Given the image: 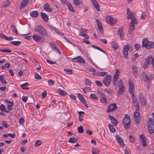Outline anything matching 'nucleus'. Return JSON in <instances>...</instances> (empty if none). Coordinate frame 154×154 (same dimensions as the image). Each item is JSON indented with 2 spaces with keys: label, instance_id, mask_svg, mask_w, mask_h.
I'll return each mask as SVG.
<instances>
[{
  "label": "nucleus",
  "instance_id": "5fc2aeb1",
  "mask_svg": "<svg viewBox=\"0 0 154 154\" xmlns=\"http://www.w3.org/2000/svg\"><path fill=\"white\" fill-rule=\"evenodd\" d=\"M79 59L78 62H80V63H85V60L80 56L79 57Z\"/></svg>",
  "mask_w": 154,
  "mask_h": 154
},
{
  "label": "nucleus",
  "instance_id": "6e6d98bb",
  "mask_svg": "<svg viewBox=\"0 0 154 154\" xmlns=\"http://www.w3.org/2000/svg\"><path fill=\"white\" fill-rule=\"evenodd\" d=\"M140 47L141 45L137 43L134 45V48L137 50H138Z\"/></svg>",
  "mask_w": 154,
  "mask_h": 154
},
{
  "label": "nucleus",
  "instance_id": "a878e982",
  "mask_svg": "<svg viewBox=\"0 0 154 154\" xmlns=\"http://www.w3.org/2000/svg\"><path fill=\"white\" fill-rule=\"evenodd\" d=\"M128 15L127 17V18L128 19H131V21H132V19H134L135 20H136V18L134 16V14L133 13L131 12L129 14L127 15Z\"/></svg>",
  "mask_w": 154,
  "mask_h": 154
},
{
  "label": "nucleus",
  "instance_id": "58836bf2",
  "mask_svg": "<svg viewBox=\"0 0 154 154\" xmlns=\"http://www.w3.org/2000/svg\"><path fill=\"white\" fill-rule=\"evenodd\" d=\"M42 143L41 141L39 140H37L35 142V146L36 147H37L41 145Z\"/></svg>",
  "mask_w": 154,
  "mask_h": 154
},
{
  "label": "nucleus",
  "instance_id": "2f4dec72",
  "mask_svg": "<svg viewBox=\"0 0 154 154\" xmlns=\"http://www.w3.org/2000/svg\"><path fill=\"white\" fill-rule=\"evenodd\" d=\"M86 32V30L85 29L82 28L80 31L79 35L83 36L85 34Z\"/></svg>",
  "mask_w": 154,
  "mask_h": 154
},
{
  "label": "nucleus",
  "instance_id": "49530a36",
  "mask_svg": "<svg viewBox=\"0 0 154 154\" xmlns=\"http://www.w3.org/2000/svg\"><path fill=\"white\" fill-rule=\"evenodd\" d=\"M64 70L65 71L67 72V73L69 74H72V70L70 69L64 68Z\"/></svg>",
  "mask_w": 154,
  "mask_h": 154
},
{
  "label": "nucleus",
  "instance_id": "f704fd0d",
  "mask_svg": "<svg viewBox=\"0 0 154 154\" xmlns=\"http://www.w3.org/2000/svg\"><path fill=\"white\" fill-rule=\"evenodd\" d=\"M13 106V103L11 101L8 102L7 105V109L9 110L12 109V106Z\"/></svg>",
  "mask_w": 154,
  "mask_h": 154
},
{
  "label": "nucleus",
  "instance_id": "13d9d810",
  "mask_svg": "<svg viewBox=\"0 0 154 154\" xmlns=\"http://www.w3.org/2000/svg\"><path fill=\"white\" fill-rule=\"evenodd\" d=\"M0 110L2 111H4L5 110V106L4 105L2 104L0 106Z\"/></svg>",
  "mask_w": 154,
  "mask_h": 154
},
{
  "label": "nucleus",
  "instance_id": "ea45409f",
  "mask_svg": "<svg viewBox=\"0 0 154 154\" xmlns=\"http://www.w3.org/2000/svg\"><path fill=\"white\" fill-rule=\"evenodd\" d=\"M67 6H68V9L69 11H71L72 12H74L75 11L73 9V7L70 3H69L67 5Z\"/></svg>",
  "mask_w": 154,
  "mask_h": 154
},
{
  "label": "nucleus",
  "instance_id": "8fccbe9b",
  "mask_svg": "<svg viewBox=\"0 0 154 154\" xmlns=\"http://www.w3.org/2000/svg\"><path fill=\"white\" fill-rule=\"evenodd\" d=\"M85 83L86 85L91 86V82L88 79H86L85 80Z\"/></svg>",
  "mask_w": 154,
  "mask_h": 154
},
{
  "label": "nucleus",
  "instance_id": "bb28decb",
  "mask_svg": "<svg viewBox=\"0 0 154 154\" xmlns=\"http://www.w3.org/2000/svg\"><path fill=\"white\" fill-rule=\"evenodd\" d=\"M134 86L133 83L132 82L129 83V92H132L134 91Z\"/></svg>",
  "mask_w": 154,
  "mask_h": 154
},
{
  "label": "nucleus",
  "instance_id": "2eb2a0df",
  "mask_svg": "<svg viewBox=\"0 0 154 154\" xmlns=\"http://www.w3.org/2000/svg\"><path fill=\"white\" fill-rule=\"evenodd\" d=\"M140 140L141 144L143 147H146L147 145L146 139L143 135H141L140 136Z\"/></svg>",
  "mask_w": 154,
  "mask_h": 154
},
{
  "label": "nucleus",
  "instance_id": "0eeeda50",
  "mask_svg": "<svg viewBox=\"0 0 154 154\" xmlns=\"http://www.w3.org/2000/svg\"><path fill=\"white\" fill-rule=\"evenodd\" d=\"M137 20L134 19H132L131 22V25L129 26V30H128L129 33L130 34H132V32L135 29V24H137Z\"/></svg>",
  "mask_w": 154,
  "mask_h": 154
},
{
  "label": "nucleus",
  "instance_id": "dca6fc26",
  "mask_svg": "<svg viewBox=\"0 0 154 154\" xmlns=\"http://www.w3.org/2000/svg\"><path fill=\"white\" fill-rule=\"evenodd\" d=\"M133 102V105L134 106L136 110L137 111H139L140 109V106L138 104V102L137 99H134L132 100Z\"/></svg>",
  "mask_w": 154,
  "mask_h": 154
},
{
  "label": "nucleus",
  "instance_id": "9b49d317",
  "mask_svg": "<svg viewBox=\"0 0 154 154\" xmlns=\"http://www.w3.org/2000/svg\"><path fill=\"white\" fill-rule=\"evenodd\" d=\"M139 97L140 101L141 102L142 105L143 106H145L146 103V97L142 94L141 93L139 94Z\"/></svg>",
  "mask_w": 154,
  "mask_h": 154
},
{
  "label": "nucleus",
  "instance_id": "bf43d9fd",
  "mask_svg": "<svg viewBox=\"0 0 154 154\" xmlns=\"http://www.w3.org/2000/svg\"><path fill=\"white\" fill-rule=\"evenodd\" d=\"M0 51L1 52H7V53H10L11 52V50L9 49L0 50Z\"/></svg>",
  "mask_w": 154,
  "mask_h": 154
},
{
  "label": "nucleus",
  "instance_id": "0e129e2a",
  "mask_svg": "<svg viewBox=\"0 0 154 154\" xmlns=\"http://www.w3.org/2000/svg\"><path fill=\"white\" fill-rule=\"evenodd\" d=\"M28 97L27 96H23L22 98V100L23 101L26 103V101L28 99Z\"/></svg>",
  "mask_w": 154,
  "mask_h": 154
},
{
  "label": "nucleus",
  "instance_id": "e2e57ef3",
  "mask_svg": "<svg viewBox=\"0 0 154 154\" xmlns=\"http://www.w3.org/2000/svg\"><path fill=\"white\" fill-rule=\"evenodd\" d=\"M96 84L98 86H101L103 85V84L100 82L98 81H95Z\"/></svg>",
  "mask_w": 154,
  "mask_h": 154
},
{
  "label": "nucleus",
  "instance_id": "c756f323",
  "mask_svg": "<svg viewBox=\"0 0 154 154\" xmlns=\"http://www.w3.org/2000/svg\"><path fill=\"white\" fill-rule=\"evenodd\" d=\"M58 92L59 93V94L61 96H64L66 95L67 94V93L65 92L64 90L60 89H58Z\"/></svg>",
  "mask_w": 154,
  "mask_h": 154
},
{
  "label": "nucleus",
  "instance_id": "7c9ffc66",
  "mask_svg": "<svg viewBox=\"0 0 154 154\" xmlns=\"http://www.w3.org/2000/svg\"><path fill=\"white\" fill-rule=\"evenodd\" d=\"M125 91L124 87L123 88H120L118 90V94L119 95H122Z\"/></svg>",
  "mask_w": 154,
  "mask_h": 154
},
{
  "label": "nucleus",
  "instance_id": "79ce46f5",
  "mask_svg": "<svg viewBox=\"0 0 154 154\" xmlns=\"http://www.w3.org/2000/svg\"><path fill=\"white\" fill-rule=\"evenodd\" d=\"M148 46L147 49H149L151 48H154V42H150Z\"/></svg>",
  "mask_w": 154,
  "mask_h": 154
},
{
  "label": "nucleus",
  "instance_id": "72a5a7b5",
  "mask_svg": "<svg viewBox=\"0 0 154 154\" xmlns=\"http://www.w3.org/2000/svg\"><path fill=\"white\" fill-rule=\"evenodd\" d=\"M110 131L112 133H114L116 129L114 128L113 126V125L110 124H109L108 126Z\"/></svg>",
  "mask_w": 154,
  "mask_h": 154
},
{
  "label": "nucleus",
  "instance_id": "aec40b11",
  "mask_svg": "<svg viewBox=\"0 0 154 154\" xmlns=\"http://www.w3.org/2000/svg\"><path fill=\"white\" fill-rule=\"evenodd\" d=\"M142 79L144 81L149 80V78L145 72H143L141 75Z\"/></svg>",
  "mask_w": 154,
  "mask_h": 154
},
{
  "label": "nucleus",
  "instance_id": "864d4df0",
  "mask_svg": "<svg viewBox=\"0 0 154 154\" xmlns=\"http://www.w3.org/2000/svg\"><path fill=\"white\" fill-rule=\"evenodd\" d=\"M129 139L130 141L131 142L133 143H134V141H135L134 138L132 135H130L129 137Z\"/></svg>",
  "mask_w": 154,
  "mask_h": 154
},
{
  "label": "nucleus",
  "instance_id": "a19ab883",
  "mask_svg": "<svg viewBox=\"0 0 154 154\" xmlns=\"http://www.w3.org/2000/svg\"><path fill=\"white\" fill-rule=\"evenodd\" d=\"M92 153L93 154H99L100 150L96 148H93L92 149Z\"/></svg>",
  "mask_w": 154,
  "mask_h": 154
},
{
  "label": "nucleus",
  "instance_id": "4be33fe9",
  "mask_svg": "<svg viewBox=\"0 0 154 154\" xmlns=\"http://www.w3.org/2000/svg\"><path fill=\"white\" fill-rule=\"evenodd\" d=\"M41 17L43 20L45 22L48 21V18L47 15L44 13L41 12Z\"/></svg>",
  "mask_w": 154,
  "mask_h": 154
},
{
  "label": "nucleus",
  "instance_id": "e433bc0d",
  "mask_svg": "<svg viewBox=\"0 0 154 154\" xmlns=\"http://www.w3.org/2000/svg\"><path fill=\"white\" fill-rule=\"evenodd\" d=\"M93 5L94 8L98 11H100V6L99 4L97 2H96V3H95L93 4Z\"/></svg>",
  "mask_w": 154,
  "mask_h": 154
},
{
  "label": "nucleus",
  "instance_id": "a211bd4d",
  "mask_svg": "<svg viewBox=\"0 0 154 154\" xmlns=\"http://www.w3.org/2000/svg\"><path fill=\"white\" fill-rule=\"evenodd\" d=\"M109 119L111 121V123L113 124L115 126L117 125L118 123L117 120L113 117L110 115L108 116Z\"/></svg>",
  "mask_w": 154,
  "mask_h": 154
},
{
  "label": "nucleus",
  "instance_id": "a18cd8bd",
  "mask_svg": "<svg viewBox=\"0 0 154 154\" xmlns=\"http://www.w3.org/2000/svg\"><path fill=\"white\" fill-rule=\"evenodd\" d=\"M10 3L8 0H7L5 2L4 5H2V7L4 8L10 5Z\"/></svg>",
  "mask_w": 154,
  "mask_h": 154
},
{
  "label": "nucleus",
  "instance_id": "f8f14e48",
  "mask_svg": "<svg viewBox=\"0 0 154 154\" xmlns=\"http://www.w3.org/2000/svg\"><path fill=\"white\" fill-rule=\"evenodd\" d=\"M116 139L117 142L120 144L122 147H124V144L122 138L119 135L116 136Z\"/></svg>",
  "mask_w": 154,
  "mask_h": 154
},
{
  "label": "nucleus",
  "instance_id": "37998d69",
  "mask_svg": "<svg viewBox=\"0 0 154 154\" xmlns=\"http://www.w3.org/2000/svg\"><path fill=\"white\" fill-rule=\"evenodd\" d=\"M78 131L79 133H82L84 131L83 128L82 126H80L78 127Z\"/></svg>",
  "mask_w": 154,
  "mask_h": 154
},
{
  "label": "nucleus",
  "instance_id": "4d7b16f0",
  "mask_svg": "<svg viewBox=\"0 0 154 154\" xmlns=\"http://www.w3.org/2000/svg\"><path fill=\"white\" fill-rule=\"evenodd\" d=\"M105 91L109 94H111L112 93V90L110 88H106L105 89Z\"/></svg>",
  "mask_w": 154,
  "mask_h": 154
},
{
  "label": "nucleus",
  "instance_id": "3c124183",
  "mask_svg": "<svg viewBox=\"0 0 154 154\" xmlns=\"http://www.w3.org/2000/svg\"><path fill=\"white\" fill-rule=\"evenodd\" d=\"M98 28L101 34L102 35L103 34L104 32L103 28L102 27V26H98Z\"/></svg>",
  "mask_w": 154,
  "mask_h": 154
},
{
  "label": "nucleus",
  "instance_id": "39448f33",
  "mask_svg": "<svg viewBox=\"0 0 154 154\" xmlns=\"http://www.w3.org/2000/svg\"><path fill=\"white\" fill-rule=\"evenodd\" d=\"M111 81V76L110 75H107L104 78L103 80V82L106 86L108 87L110 85Z\"/></svg>",
  "mask_w": 154,
  "mask_h": 154
},
{
  "label": "nucleus",
  "instance_id": "680f3d73",
  "mask_svg": "<svg viewBox=\"0 0 154 154\" xmlns=\"http://www.w3.org/2000/svg\"><path fill=\"white\" fill-rule=\"evenodd\" d=\"M35 78L38 80H39L42 79V77L39 75L38 73H36L35 75Z\"/></svg>",
  "mask_w": 154,
  "mask_h": 154
},
{
  "label": "nucleus",
  "instance_id": "b1692460",
  "mask_svg": "<svg viewBox=\"0 0 154 154\" xmlns=\"http://www.w3.org/2000/svg\"><path fill=\"white\" fill-rule=\"evenodd\" d=\"M78 113L79 114V120L80 122H82L83 120V118L84 116L85 113L83 111H79L78 112Z\"/></svg>",
  "mask_w": 154,
  "mask_h": 154
},
{
  "label": "nucleus",
  "instance_id": "603ef678",
  "mask_svg": "<svg viewBox=\"0 0 154 154\" xmlns=\"http://www.w3.org/2000/svg\"><path fill=\"white\" fill-rule=\"evenodd\" d=\"M125 154H131L130 149L127 147L125 150Z\"/></svg>",
  "mask_w": 154,
  "mask_h": 154
},
{
  "label": "nucleus",
  "instance_id": "423d86ee",
  "mask_svg": "<svg viewBox=\"0 0 154 154\" xmlns=\"http://www.w3.org/2000/svg\"><path fill=\"white\" fill-rule=\"evenodd\" d=\"M134 120L135 123L139 124L140 122V117L139 111H136L133 114Z\"/></svg>",
  "mask_w": 154,
  "mask_h": 154
},
{
  "label": "nucleus",
  "instance_id": "cd10ccee",
  "mask_svg": "<svg viewBox=\"0 0 154 154\" xmlns=\"http://www.w3.org/2000/svg\"><path fill=\"white\" fill-rule=\"evenodd\" d=\"M132 69L133 74L134 75H136L137 73V70L134 65H132Z\"/></svg>",
  "mask_w": 154,
  "mask_h": 154
},
{
  "label": "nucleus",
  "instance_id": "20e7f679",
  "mask_svg": "<svg viewBox=\"0 0 154 154\" xmlns=\"http://www.w3.org/2000/svg\"><path fill=\"white\" fill-rule=\"evenodd\" d=\"M133 47L131 46H129L126 45H125L124 48L123 50L122 51V52L123 55L124 56L125 58L127 59V55L128 54V52L129 50L131 51L133 50Z\"/></svg>",
  "mask_w": 154,
  "mask_h": 154
},
{
  "label": "nucleus",
  "instance_id": "6ab92c4d",
  "mask_svg": "<svg viewBox=\"0 0 154 154\" xmlns=\"http://www.w3.org/2000/svg\"><path fill=\"white\" fill-rule=\"evenodd\" d=\"M50 7L49 4L47 3L44 5L43 8L44 10L46 11L51 12L52 11V9L50 8Z\"/></svg>",
  "mask_w": 154,
  "mask_h": 154
},
{
  "label": "nucleus",
  "instance_id": "c03bdc74",
  "mask_svg": "<svg viewBox=\"0 0 154 154\" xmlns=\"http://www.w3.org/2000/svg\"><path fill=\"white\" fill-rule=\"evenodd\" d=\"M100 101L102 103H106L107 102V100L106 98L103 97H102L100 98Z\"/></svg>",
  "mask_w": 154,
  "mask_h": 154
},
{
  "label": "nucleus",
  "instance_id": "de8ad7c7",
  "mask_svg": "<svg viewBox=\"0 0 154 154\" xmlns=\"http://www.w3.org/2000/svg\"><path fill=\"white\" fill-rule=\"evenodd\" d=\"M74 2L75 5H79L81 4V2L80 0H74Z\"/></svg>",
  "mask_w": 154,
  "mask_h": 154
},
{
  "label": "nucleus",
  "instance_id": "f3484780",
  "mask_svg": "<svg viewBox=\"0 0 154 154\" xmlns=\"http://www.w3.org/2000/svg\"><path fill=\"white\" fill-rule=\"evenodd\" d=\"M33 39L37 42H42L44 41V38L41 37L36 35H34L32 37Z\"/></svg>",
  "mask_w": 154,
  "mask_h": 154
},
{
  "label": "nucleus",
  "instance_id": "4468645a",
  "mask_svg": "<svg viewBox=\"0 0 154 154\" xmlns=\"http://www.w3.org/2000/svg\"><path fill=\"white\" fill-rule=\"evenodd\" d=\"M150 42L147 38H145L142 41V46L143 47L146 48L147 49H148V46Z\"/></svg>",
  "mask_w": 154,
  "mask_h": 154
},
{
  "label": "nucleus",
  "instance_id": "f257e3e1",
  "mask_svg": "<svg viewBox=\"0 0 154 154\" xmlns=\"http://www.w3.org/2000/svg\"><path fill=\"white\" fill-rule=\"evenodd\" d=\"M147 129L149 134H152L154 133V122L152 118H149L148 122Z\"/></svg>",
  "mask_w": 154,
  "mask_h": 154
},
{
  "label": "nucleus",
  "instance_id": "473e14b6",
  "mask_svg": "<svg viewBox=\"0 0 154 154\" xmlns=\"http://www.w3.org/2000/svg\"><path fill=\"white\" fill-rule=\"evenodd\" d=\"M11 28L12 29V31L14 32L17 35L18 34L17 30L15 26H14V25H11Z\"/></svg>",
  "mask_w": 154,
  "mask_h": 154
},
{
  "label": "nucleus",
  "instance_id": "052dcab7",
  "mask_svg": "<svg viewBox=\"0 0 154 154\" xmlns=\"http://www.w3.org/2000/svg\"><path fill=\"white\" fill-rule=\"evenodd\" d=\"M107 73L104 72H99V76H104L106 75Z\"/></svg>",
  "mask_w": 154,
  "mask_h": 154
},
{
  "label": "nucleus",
  "instance_id": "ddd939ff",
  "mask_svg": "<svg viewBox=\"0 0 154 154\" xmlns=\"http://www.w3.org/2000/svg\"><path fill=\"white\" fill-rule=\"evenodd\" d=\"M78 95L79 99L80 100L81 102H82L84 104L86 107L88 108V106L87 105L85 99L84 98L83 96L80 93H78Z\"/></svg>",
  "mask_w": 154,
  "mask_h": 154
},
{
  "label": "nucleus",
  "instance_id": "393cba45",
  "mask_svg": "<svg viewBox=\"0 0 154 154\" xmlns=\"http://www.w3.org/2000/svg\"><path fill=\"white\" fill-rule=\"evenodd\" d=\"M78 139V137H71L69 139L68 142L70 143H74L76 142Z\"/></svg>",
  "mask_w": 154,
  "mask_h": 154
},
{
  "label": "nucleus",
  "instance_id": "412c9836",
  "mask_svg": "<svg viewBox=\"0 0 154 154\" xmlns=\"http://www.w3.org/2000/svg\"><path fill=\"white\" fill-rule=\"evenodd\" d=\"M28 2V0H23L20 5V9H21L22 8L25 7Z\"/></svg>",
  "mask_w": 154,
  "mask_h": 154
},
{
  "label": "nucleus",
  "instance_id": "338daca9",
  "mask_svg": "<svg viewBox=\"0 0 154 154\" xmlns=\"http://www.w3.org/2000/svg\"><path fill=\"white\" fill-rule=\"evenodd\" d=\"M48 83L50 85H53L54 84V82L51 80H49L48 81Z\"/></svg>",
  "mask_w": 154,
  "mask_h": 154
},
{
  "label": "nucleus",
  "instance_id": "5701e85b",
  "mask_svg": "<svg viewBox=\"0 0 154 154\" xmlns=\"http://www.w3.org/2000/svg\"><path fill=\"white\" fill-rule=\"evenodd\" d=\"M30 14L32 17L36 18L38 17V13L37 11H33L30 12Z\"/></svg>",
  "mask_w": 154,
  "mask_h": 154
},
{
  "label": "nucleus",
  "instance_id": "4c0bfd02",
  "mask_svg": "<svg viewBox=\"0 0 154 154\" xmlns=\"http://www.w3.org/2000/svg\"><path fill=\"white\" fill-rule=\"evenodd\" d=\"M90 98L92 99L97 100L98 99L96 96V94H91L90 95Z\"/></svg>",
  "mask_w": 154,
  "mask_h": 154
},
{
  "label": "nucleus",
  "instance_id": "09e8293b",
  "mask_svg": "<svg viewBox=\"0 0 154 154\" xmlns=\"http://www.w3.org/2000/svg\"><path fill=\"white\" fill-rule=\"evenodd\" d=\"M118 86L119 88H123L124 87L123 82L122 80H120L118 83Z\"/></svg>",
  "mask_w": 154,
  "mask_h": 154
},
{
  "label": "nucleus",
  "instance_id": "1a4fd4ad",
  "mask_svg": "<svg viewBox=\"0 0 154 154\" xmlns=\"http://www.w3.org/2000/svg\"><path fill=\"white\" fill-rule=\"evenodd\" d=\"M120 71L119 70L117 69L116 72L113 78V85H115L117 82V80L119 77Z\"/></svg>",
  "mask_w": 154,
  "mask_h": 154
},
{
  "label": "nucleus",
  "instance_id": "c9c22d12",
  "mask_svg": "<svg viewBox=\"0 0 154 154\" xmlns=\"http://www.w3.org/2000/svg\"><path fill=\"white\" fill-rule=\"evenodd\" d=\"M20 43L21 42L20 41H13L10 42V43L16 46L19 45Z\"/></svg>",
  "mask_w": 154,
  "mask_h": 154
},
{
  "label": "nucleus",
  "instance_id": "69168bd1",
  "mask_svg": "<svg viewBox=\"0 0 154 154\" xmlns=\"http://www.w3.org/2000/svg\"><path fill=\"white\" fill-rule=\"evenodd\" d=\"M46 61L48 62V63L50 64H55L57 63L56 61L53 62L52 61L48 59H47Z\"/></svg>",
  "mask_w": 154,
  "mask_h": 154
},
{
  "label": "nucleus",
  "instance_id": "6e6552de",
  "mask_svg": "<svg viewBox=\"0 0 154 154\" xmlns=\"http://www.w3.org/2000/svg\"><path fill=\"white\" fill-rule=\"evenodd\" d=\"M117 108L116 106V104L115 103L110 105L108 107L106 112H111L116 110Z\"/></svg>",
  "mask_w": 154,
  "mask_h": 154
},
{
  "label": "nucleus",
  "instance_id": "c85d7f7f",
  "mask_svg": "<svg viewBox=\"0 0 154 154\" xmlns=\"http://www.w3.org/2000/svg\"><path fill=\"white\" fill-rule=\"evenodd\" d=\"M112 46L113 48L115 50H116L118 47V45L116 41L113 42H112Z\"/></svg>",
  "mask_w": 154,
  "mask_h": 154
},
{
  "label": "nucleus",
  "instance_id": "7ed1b4c3",
  "mask_svg": "<svg viewBox=\"0 0 154 154\" xmlns=\"http://www.w3.org/2000/svg\"><path fill=\"white\" fill-rule=\"evenodd\" d=\"M35 31L37 32L40 34L45 36L47 34V32L45 29L42 26L38 25L35 27Z\"/></svg>",
  "mask_w": 154,
  "mask_h": 154
},
{
  "label": "nucleus",
  "instance_id": "774afa93",
  "mask_svg": "<svg viewBox=\"0 0 154 154\" xmlns=\"http://www.w3.org/2000/svg\"><path fill=\"white\" fill-rule=\"evenodd\" d=\"M0 37L2 38H4L5 39H7V36L5 35L4 34H2V33H0Z\"/></svg>",
  "mask_w": 154,
  "mask_h": 154
},
{
  "label": "nucleus",
  "instance_id": "f03ea898",
  "mask_svg": "<svg viewBox=\"0 0 154 154\" xmlns=\"http://www.w3.org/2000/svg\"><path fill=\"white\" fill-rule=\"evenodd\" d=\"M129 117V116L127 114H125L122 122L124 127L127 129H128L130 126L131 120Z\"/></svg>",
  "mask_w": 154,
  "mask_h": 154
},
{
  "label": "nucleus",
  "instance_id": "9d476101",
  "mask_svg": "<svg viewBox=\"0 0 154 154\" xmlns=\"http://www.w3.org/2000/svg\"><path fill=\"white\" fill-rule=\"evenodd\" d=\"M107 23L112 26H113L116 22V20L113 18L109 16H107L106 18Z\"/></svg>",
  "mask_w": 154,
  "mask_h": 154
}]
</instances>
